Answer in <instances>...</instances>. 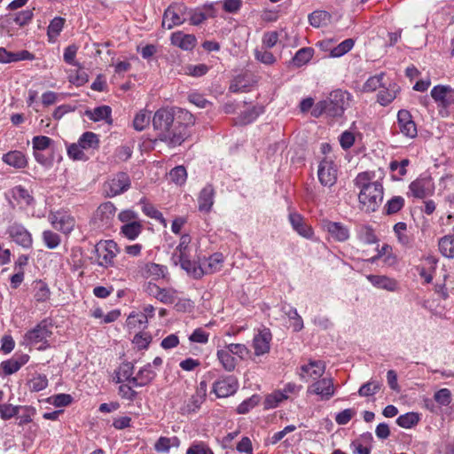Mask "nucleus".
I'll return each instance as SVG.
<instances>
[{
	"instance_id": "nucleus-1",
	"label": "nucleus",
	"mask_w": 454,
	"mask_h": 454,
	"mask_svg": "<svg viewBox=\"0 0 454 454\" xmlns=\"http://www.w3.org/2000/svg\"><path fill=\"white\" fill-rule=\"evenodd\" d=\"M186 123L174 124V113L171 109L160 108L153 117V126L158 137L170 146L180 145L188 137V126L194 124V117L189 112H181Z\"/></svg>"
},
{
	"instance_id": "nucleus-2",
	"label": "nucleus",
	"mask_w": 454,
	"mask_h": 454,
	"mask_svg": "<svg viewBox=\"0 0 454 454\" xmlns=\"http://www.w3.org/2000/svg\"><path fill=\"white\" fill-rule=\"evenodd\" d=\"M373 178V173L365 171L359 173L354 180L359 189L360 208L367 213L375 212L383 200V185Z\"/></svg>"
},
{
	"instance_id": "nucleus-3",
	"label": "nucleus",
	"mask_w": 454,
	"mask_h": 454,
	"mask_svg": "<svg viewBox=\"0 0 454 454\" xmlns=\"http://www.w3.org/2000/svg\"><path fill=\"white\" fill-rule=\"evenodd\" d=\"M351 95L345 90H336L330 93L327 99L320 101L317 104L316 109L320 114L325 113L328 116H341L347 107L349 106Z\"/></svg>"
},
{
	"instance_id": "nucleus-4",
	"label": "nucleus",
	"mask_w": 454,
	"mask_h": 454,
	"mask_svg": "<svg viewBox=\"0 0 454 454\" xmlns=\"http://www.w3.org/2000/svg\"><path fill=\"white\" fill-rule=\"evenodd\" d=\"M129 271L135 278H151L154 281L164 279L168 274L166 266L145 261H138Z\"/></svg>"
},
{
	"instance_id": "nucleus-5",
	"label": "nucleus",
	"mask_w": 454,
	"mask_h": 454,
	"mask_svg": "<svg viewBox=\"0 0 454 454\" xmlns=\"http://www.w3.org/2000/svg\"><path fill=\"white\" fill-rule=\"evenodd\" d=\"M97 263L104 268L114 265V259L119 253L118 246L114 240H101L94 248Z\"/></svg>"
},
{
	"instance_id": "nucleus-6",
	"label": "nucleus",
	"mask_w": 454,
	"mask_h": 454,
	"mask_svg": "<svg viewBox=\"0 0 454 454\" xmlns=\"http://www.w3.org/2000/svg\"><path fill=\"white\" fill-rule=\"evenodd\" d=\"M188 7L182 3L170 4L164 12L162 27L171 29L184 23L187 18Z\"/></svg>"
},
{
	"instance_id": "nucleus-7",
	"label": "nucleus",
	"mask_w": 454,
	"mask_h": 454,
	"mask_svg": "<svg viewBox=\"0 0 454 454\" xmlns=\"http://www.w3.org/2000/svg\"><path fill=\"white\" fill-rule=\"evenodd\" d=\"M434 192V183L429 176H420L409 185L408 195L417 199H425Z\"/></svg>"
},
{
	"instance_id": "nucleus-8",
	"label": "nucleus",
	"mask_w": 454,
	"mask_h": 454,
	"mask_svg": "<svg viewBox=\"0 0 454 454\" xmlns=\"http://www.w3.org/2000/svg\"><path fill=\"white\" fill-rule=\"evenodd\" d=\"M130 184L129 175L124 172H119L105 183L104 191L108 197H114L128 191Z\"/></svg>"
},
{
	"instance_id": "nucleus-9",
	"label": "nucleus",
	"mask_w": 454,
	"mask_h": 454,
	"mask_svg": "<svg viewBox=\"0 0 454 454\" xmlns=\"http://www.w3.org/2000/svg\"><path fill=\"white\" fill-rule=\"evenodd\" d=\"M307 393L317 395L321 401H328L335 395L333 380L325 377L316 380L308 387Z\"/></svg>"
},
{
	"instance_id": "nucleus-10",
	"label": "nucleus",
	"mask_w": 454,
	"mask_h": 454,
	"mask_svg": "<svg viewBox=\"0 0 454 454\" xmlns=\"http://www.w3.org/2000/svg\"><path fill=\"white\" fill-rule=\"evenodd\" d=\"M6 233L13 242L23 248L29 249L32 247V235L20 223L13 222L10 223L6 229Z\"/></svg>"
},
{
	"instance_id": "nucleus-11",
	"label": "nucleus",
	"mask_w": 454,
	"mask_h": 454,
	"mask_svg": "<svg viewBox=\"0 0 454 454\" xmlns=\"http://www.w3.org/2000/svg\"><path fill=\"white\" fill-rule=\"evenodd\" d=\"M51 328V325H48L45 321H43L39 323L35 328L28 331L25 334L24 340L27 344L30 345H35L39 343L44 345L48 342L52 334ZM44 348L45 347L40 346V348Z\"/></svg>"
},
{
	"instance_id": "nucleus-12",
	"label": "nucleus",
	"mask_w": 454,
	"mask_h": 454,
	"mask_svg": "<svg viewBox=\"0 0 454 454\" xmlns=\"http://www.w3.org/2000/svg\"><path fill=\"white\" fill-rule=\"evenodd\" d=\"M48 220L55 230L67 235L69 234L75 226L74 217L65 211L51 212L48 215Z\"/></svg>"
},
{
	"instance_id": "nucleus-13",
	"label": "nucleus",
	"mask_w": 454,
	"mask_h": 454,
	"mask_svg": "<svg viewBox=\"0 0 454 454\" xmlns=\"http://www.w3.org/2000/svg\"><path fill=\"white\" fill-rule=\"evenodd\" d=\"M239 387L238 380L232 375L222 376L213 384L212 391L218 398H224L236 393Z\"/></svg>"
},
{
	"instance_id": "nucleus-14",
	"label": "nucleus",
	"mask_w": 454,
	"mask_h": 454,
	"mask_svg": "<svg viewBox=\"0 0 454 454\" xmlns=\"http://www.w3.org/2000/svg\"><path fill=\"white\" fill-rule=\"evenodd\" d=\"M317 176L323 185L333 186L337 181V168L333 161L324 159L318 166Z\"/></svg>"
},
{
	"instance_id": "nucleus-15",
	"label": "nucleus",
	"mask_w": 454,
	"mask_h": 454,
	"mask_svg": "<svg viewBox=\"0 0 454 454\" xmlns=\"http://www.w3.org/2000/svg\"><path fill=\"white\" fill-rule=\"evenodd\" d=\"M206 391L207 385L204 381H201L196 393L180 408L181 413L185 415L196 412L205 400Z\"/></svg>"
},
{
	"instance_id": "nucleus-16",
	"label": "nucleus",
	"mask_w": 454,
	"mask_h": 454,
	"mask_svg": "<svg viewBox=\"0 0 454 454\" xmlns=\"http://www.w3.org/2000/svg\"><path fill=\"white\" fill-rule=\"evenodd\" d=\"M397 124L400 132L409 137L414 138L417 137L418 130L415 122L412 120L411 113L407 110L402 109L397 114Z\"/></svg>"
},
{
	"instance_id": "nucleus-17",
	"label": "nucleus",
	"mask_w": 454,
	"mask_h": 454,
	"mask_svg": "<svg viewBox=\"0 0 454 454\" xmlns=\"http://www.w3.org/2000/svg\"><path fill=\"white\" fill-rule=\"evenodd\" d=\"M271 340L272 335L268 328L259 331L253 338L252 347L254 350V355L259 356L269 353Z\"/></svg>"
},
{
	"instance_id": "nucleus-18",
	"label": "nucleus",
	"mask_w": 454,
	"mask_h": 454,
	"mask_svg": "<svg viewBox=\"0 0 454 454\" xmlns=\"http://www.w3.org/2000/svg\"><path fill=\"white\" fill-rule=\"evenodd\" d=\"M325 365L322 361H309L308 364L301 366L299 373L301 379L304 380H318L325 373Z\"/></svg>"
},
{
	"instance_id": "nucleus-19",
	"label": "nucleus",
	"mask_w": 454,
	"mask_h": 454,
	"mask_svg": "<svg viewBox=\"0 0 454 454\" xmlns=\"http://www.w3.org/2000/svg\"><path fill=\"white\" fill-rule=\"evenodd\" d=\"M324 229L333 239L338 242H345L349 239V229L340 222L325 221Z\"/></svg>"
},
{
	"instance_id": "nucleus-20",
	"label": "nucleus",
	"mask_w": 454,
	"mask_h": 454,
	"mask_svg": "<svg viewBox=\"0 0 454 454\" xmlns=\"http://www.w3.org/2000/svg\"><path fill=\"white\" fill-rule=\"evenodd\" d=\"M368 281L376 288L386 290L387 292H396L399 289V284L395 278L385 275H367Z\"/></svg>"
},
{
	"instance_id": "nucleus-21",
	"label": "nucleus",
	"mask_w": 454,
	"mask_h": 454,
	"mask_svg": "<svg viewBox=\"0 0 454 454\" xmlns=\"http://www.w3.org/2000/svg\"><path fill=\"white\" fill-rule=\"evenodd\" d=\"M171 44L180 48L183 51H192L197 44L195 35L185 34L183 31L172 33L170 36Z\"/></svg>"
},
{
	"instance_id": "nucleus-22",
	"label": "nucleus",
	"mask_w": 454,
	"mask_h": 454,
	"mask_svg": "<svg viewBox=\"0 0 454 454\" xmlns=\"http://www.w3.org/2000/svg\"><path fill=\"white\" fill-rule=\"evenodd\" d=\"M28 360L29 356L27 354L15 355L12 358L3 361L0 364V368L4 375H12L25 365Z\"/></svg>"
},
{
	"instance_id": "nucleus-23",
	"label": "nucleus",
	"mask_w": 454,
	"mask_h": 454,
	"mask_svg": "<svg viewBox=\"0 0 454 454\" xmlns=\"http://www.w3.org/2000/svg\"><path fill=\"white\" fill-rule=\"evenodd\" d=\"M431 96L443 107H448L452 104L454 90L450 86L437 85L432 89Z\"/></svg>"
},
{
	"instance_id": "nucleus-24",
	"label": "nucleus",
	"mask_w": 454,
	"mask_h": 454,
	"mask_svg": "<svg viewBox=\"0 0 454 454\" xmlns=\"http://www.w3.org/2000/svg\"><path fill=\"white\" fill-rule=\"evenodd\" d=\"M289 221L293 229L301 237L311 239L314 231L311 226L308 225L304 218L297 213H291L289 215Z\"/></svg>"
},
{
	"instance_id": "nucleus-25",
	"label": "nucleus",
	"mask_w": 454,
	"mask_h": 454,
	"mask_svg": "<svg viewBox=\"0 0 454 454\" xmlns=\"http://www.w3.org/2000/svg\"><path fill=\"white\" fill-rule=\"evenodd\" d=\"M216 357L226 372H233L238 364L236 357L229 351L227 345L217 349Z\"/></svg>"
},
{
	"instance_id": "nucleus-26",
	"label": "nucleus",
	"mask_w": 454,
	"mask_h": 454,
	"mask_svg": "<svg viewBox=\"0 0 454 454\" xmlns=\"http://www.w3.org/2000/svg\"><path fill=\"white\" fill-rule=\"evenodd\" d=\"M215 190L212 185H206L200 192L198 207L200 211L209 212L214 204Z\"/></svg>"
},
{
	"instance_id": "nucleus-27",
	"label": "nucleus",
	"mask_w": 454,
	"mask_h": 454,
	"mask_svg": "<svg viewBox=\"0 0 454 454\" xmlns=\"http://www.w3.org/2000/svg\"><path fill=\"white\" fill-rule=\"evenodd\" d=\"M398 91L399 86L396 83H386L378 93V102L384 106L389 105L396 98Z\"/></svg>"
},
{
	"instance_id": "nucleus-28",
	"label": "nucleus",
	"mask_w": 454,
	"mask_h": 454,
	"mask_svg": "<svg viewBox=\"0 0 454 454\" xmlns=\"http://www.w3.org/2000/svg\"><path fill=\"white\" fill-rule=\"evenodd\" d=\"M394 233L397 239L398 243L403 247H411L414 239L409 233L407 224L403 222L395 223L393 227Z\"/></svg>"
},
{
	"instance_id": "nucleus-29",
	"label": "nucleus",
	"mask_w": 454,
	"mask_h": 454,
	"mask_svg": "<svg viewBox=\"0 0 454 454\" xmlns=\"http://www.w3.org/2000/svg\"><path fill=\"white\" fill-rule=\"evenodd\" d=\"M177 264L194 278H200L203 276V263L198 264L195 261H192L188 256L177 260Z\"/></svg>"
},
{
	"instance_id": "nucleus-30",
	"label": "nucleus",
	"mask_w": 454,
	"mask_h": 454,
	"mask_svg": "<svg viewBox=\"0 0 454 454\" xmlns=\"http://www.w3.org/2000/svg\"><path fill=\"white\" fill-rule=\"evenodd\" d=\"M224 258L223 254L215 253L211 256H209L207 260H205L203 263V275L205 274H212L216 271H219L223 263Z\"/></svg>"
},
{
	"instance_id": "nucleus-31",
	"label": "nucleus",
	"mask_w": 454,
	"mask_h": 454,
	"mask_svg": "<svg viewBox=\"0 0 454 454\" xmlns=\"http://www.w3.org/2000/svg\"><path fill=\"white\" fill-rule=\"evenodd\" d=\"M3 160L16 168H23L27 164L25 154L20 151H11L4 154Z\"/></svg>"
},
{
	"instance_id": "nucleus-32",
	"label": "nucleus",
	"mask_w": 454,
	"mask_h": 454,
	"mask_svg": "<svg viewBox=\"0 0 454 454\" xmlns=\"http://www.w3.org/2000/svg\"><path fill=\"white\" fill-rule=\"evenodd\" d=\"M156 375V372L152 369V364H147L139 370L137 375L132 378V385L134 387L145 386L149 383Z\"/></svg>"
},
{
	"instance_id": "nucleus-33",
	"label": "nucleus",
	"mask_w": 454,
	"mask_h": 454,
	"mask_svg": "<svg viewBox=\"0 0 454 454\" xmlns=\"http://www.w3.org/2000/svg\"><path fill=\"white\" fill-rule=\"evenodd\" d=\"M285 315L292 321V327L294 332H300L303 328V320L298 314L297 309L292 306H283Z\"/></svg>"
},
{
	"instance_id": "nucleus-34",
	"label": "nucleus",
	"mask_w": 454,
	"mask_h": 454,
	"mask_svg": "<svg viewBox=\"0 0 454 454\" xmlns=\"http://www.w3.org/2000/svg\"><path fill=\"white\" fill-rule=\"evenodd\" d=\"M143 225L138 222L123 224L121 227V233L129 240H135L142 232Z\"/></svg>"
},
{
	"instance_id": "nucleus-35",
	"label": "nucleus",
	"mask_w": 454,
	"mask_h": 454,
	"mask_svg": "<svg viewBox=\"0 0 454 454\" xmlns=\"http://www.w3.org/2000/svg\"><path fill=\"white\" fill-rule=\"evenodd\" d=\"M441 254L447 258H454V235H446L439 239Z\"/></svg>"
},
{
	"instance_id": "nucleus-36",
	"label": "nucleus",
	"mask_w": 454,
	"mask_h": 454,
	"mask_svg": "<svg viewBox=\"0 0 454 454\" xmlns=\"http://www.w3.org/2000/svg\"><path fill=\"white\" fill-rule=\"evenodd\" d=\"M314 55V50L310 47H304L300 49L292 59V63L294 67H300L307 63L312 59Z\"/></svg>"
},
{
	"instance_id": "nucleus-37",
	"label": "nucleus",
	"mask_w": 454,
	"mask_h": 454,
	"mask_svg": "<svg viewBox=\"0 0 454 454\" xmlns=\"http://www.w3.org/2000/svg\"><path fill=\"white\" fill-rule=\"evenodd\" d=\"M66 20L62 17H55L49 24L47 35L50 42H54L62 31Z\"/></svg>"
},
{
	"instance_id": "nucleus-38",
	"label": "nucleus",
	"mask_w": 454,
	"mask_h": 454,
	"mask_svg": "<svg viewBox=\"0 0 454 454\" xmlns=\"http://www.w3.org/2000/svg\"><path fill=\"white\" fill-rule=\"evenodd\" d=\"M112 110L108 106H101L93 110H87L85 114L94 121H106L111 116Z\"/></svg>"
},
{
	"instance_id": "nucleus-39",
	"label": "nucleus",
	"mask_w": 454,
	"mask_h": 454,
	"mask_svg": "<svg viewBox=\"0 0 454 454\" xmlns=\"http://www.w3.org/2000/svg\"><path fill=\"white\" fill-rule=\"evenodd\" d=\"M116 208L112 202H106L101 204L97 210V217H99L104 224H108L110 220L114 218Z\"/></svg>"
},
{
	"instance_id": "nucleus-40",
	"label": "nucleus",
	"mask_w": 454,
	"mask_h": 454,
	"mask_svg": "<svg viewBox=\"0 0 454 454\" xmlns=\"http://www.w3.org/2000/svg\"><path fill=\"white\" fill-rule=\"evenodd\" d=\"M48 378L44 374L36 373L28 380L27 386L31 392H39L48 387Z\"/></svg>"
},
{
	"instance_id": "nucleus-41",
	"label": "nucleus",
	"mask_w": 454,
	"mask_h": 454,
	"mask_svg": "<svg viewBox=\"0 0 454 454\" xmlns=\"http://www.w3.org/2000/svg\"><path fill=\"white\" fill-rule=\"evenodd\" d=\"M192 239L188 234H184L181 237L179 245L173 254V260L176 264H177L178 259L184 258L189 255V245Z\"/></svg>"
},
{
	"instance_id": "nucleus-42",
	"label": "nucleus",
	"mask_w": 454,
	"mask_h": 454,
	"mask_svg": "<svg viewBox=\"0 0 454 454\" xmlns=\"http://www.w3.org/2000/svg\"><path fill=\"white\" fill-rule=\"evenodd\" d=\"M180 443L176 436L164 437L160 436L154 444V449L158 452H168L171 447H178Z\"/></svg>"
},
{
	"instance_id": "nucleus-43",
	"label": "nucleus",
	"mask_w": 454,
	"mask_h": 454,
	"mask_svg": "<svg viewBox=\"0 0 454 454\" xmlns=\"http://www.w3.org/2000/svg\"><path fill=\"white\" fill-rule=\"evenodd\" d=\"M420 418L419 413L417 412H407L399 416L396 419V423L399 427L403 428H411L416 426Z\"/></svg>"
},
{
	"instance_id": "nucleus-44",
	"label": "nucleus",
	"mask_w": 454,
	"mask_h": 454,
	"mask_svg": "<svg viewBox=\"0 0 454 454\" xmlns=\"http://www.w3.org/2000/svg\"><path fill=\"white\" fill-rule=\"evenodd\" d=\"M78 142L83 149H96L99 145L98 136L90 131L83 133Z\"/></svg>"
},
{
	"instance_id": "nucleus-45",
	"label": "nucleus",
	"mask_w": 454,
	"mask_h": 454,
	"mask_svg": "<svg viewBox=\"0 0 454 454\" xmlns=\"http://www.w3.org/2000/svg\"><path fill=\"white\" fill-rule=\"evenodd\" d=\"M42 239L44 246L49 249L57 248L61 242L60 236L51 230H45L43 231Z\"/></svg>"
},
{
	"instance_id": "nucleus-46",
	"label": "nucleus",
	"mask_w": 454,
	"mask_h": 454,
	"mask_svg": "<svg viewBox=\"0 0 454 454\" xmlns=\"http://www.w3.org/2000/svg\"><path fill=\"white\" fill-rule=\"evenodd\" d=\"M147 322V315L144 313H132L127 319V325L130 329H141L146 326Z\"/></svg>"
},
{
	"instance_id": "nucleus-47",
	"label": "nucleus",
	"mask_w": 454,
	"mask_h": 454,
	"mask_svg": "<svg viewBox=\"0 0 454 454\" xmlns=\"http://www.w3.org/2000/svg\"><path fill=\"white\" fill-rule=\"evenodd\" d=\"M384 73L371 76L363 86V90L372 92L377 89H381L386 83L383 82Z\"/></svg>"
},
{
	"instance_id": "nucleus-48",
	"label": "nucleus",
	"mask_w": 454,
	"mask_h": 454,
	"mask_svg": "<svg viewBox=\"0 0 454 454\" xmlns=\"http://www.w3.org/2000/svg\"><path fill=\"white\" fill-rule=\"evenodd\" d=\"M250 86V82L245 75L236 76L230 85V90L233 93L247 92Z\"/></svg>"
},
{
	"instance_id": "nucleus-49",
	"label": "nucleus",
	"mask_w": 454,
	"mask_h": 454,
	"mask_svg": "<svg viewBox=\"0 0 454 454\" xmlns=\"http://www.w3.org/2000/svg\"><path fill=\"white\" fill-rule=\"evenodd\" d=\"M151 121V112L147 110H141L134 118L133 126L135 129L141 131L144 130Z\"/></svg>"
},
{
	"instance_id": "nucleus-50",
	"label": "nucleus",
	"mask_w": 454,
	"mask_h": 454,
	"mask_svg": "<svg viewBox=\"0 0 454 454\" xmlns=\"http://www.w3.org/2000/svg\"><path fill=\"white\" fill-rule=\"evenodd\" d=\"M381 388V383L377 380H370L363 384L358 389V395L363 397H368L375 395Z\"/></svg>"
},
{
	"instance_id": "nucleus-51",
	"label": "nucleus",
	"mask_w": 454,
	"mask_h": 454,
	"mask_svg": "<svg viewBox=\"0 0 454 454\" xmlns=\"http://www.w3.org/2000/svg\"><path fill=\"white\" fill-rule=\"evenodd\" d=\"M425 262L430 266V270L420 268L419 270V276L425 279V282L429 284L433 281V271L436 266L438 260L434 256H427Z\"/></svg>"
},
{
	"instance_id": "nucleus-52",
	"label": "nucleus",
	"mask_w": 454,
	"mask_h": 454,
	"mask_svg": "<svg viewBox=\"0 0 454 454\" xmlns=\"http://www.w3.org/2000/svg\"><path fill=\"white\" fill-rule=\"evenodd\" d=\"M286 400V395L281 389L276 390L268 395L265 398V407L267 409H273L278 406L283 401Z\"/></svg>"
},
{
	"instance_id": "nucleus-53",
	"label": "nucleus",
	"mask_w": 454,
	"mask_h": 454,
	"mask_svg": "<svg viewBox=\"0 0 454 454\" xmlns=\"http://www.w3.org/2000/svg\"><path fill=\"white\" fill-rule=\"evenodd\" d=\"M403 207L404 199L402 196H394L387 200L384 209L387 215H394L399 212Z\"/></svg>"
},
{
	"instance_id": "nucleus-54",
	"label": "nucleus",
	"mask_w": 454,
	"mask_h": 454,
	"mask_svg": "<svg viewBox=\"0 0 454 454\" xmlns=\"http://www.w3.org/2000/svg\"><path fill=\"white\" fill-rule=\"evenodd\" d=\"M330 15L325 11H315L309 15V22L314 27H319L325 25L329 20Z\"/></svg>"
},
{
	"instance_id": "nucleus-55",
	"label": "nucleus",
	"mask_w": 454,
	"mask_h": 454,
	"mask_svg": "<svg viewBox=\"0 0 454 454\" xmlns=\"http://www.w3.org/2000/svg\"><path fill=\"white\" fill-rule=\"evenodd\" d=\"M355 42L353 39L348 38L342 41L336 47H334L331 52L330 57L339 58L348 52L354 47Z\"/></svg>"
},
{
	"instance_id": "nucleus-56",
	"label": "nucleus",
	"mask_w": 454,
	"mask_h": 454,
	"mask_svg": "<svg viewBox=\"0 0 454 454\" xmlns=\"http://www.w3.org/2000/svg\"><path fill=\"white\" fill-rule=\"evenodd\" d=\"M357 237L360 241L368 245L374 244L378 240L372 228L366 225L360 227Z\"/></svg>"
},
{
	"instance_id": "nucleus-57",
	"label": "nucleus",
	"mask_w": 454,
	"mask_h": 454,
	"mask_svg": "<svg viewBox=\"0 0 454 454\" xmlns=\"http://www.w3.org/2000/svg\"><path fill=\"white\" fill-rule=\"evenodd\" d=\"M21 410L20 405H12L11 403L0 404V418L3 420H8L18 415Z\"/></svg>"
},
{
	"instance_id": "nucleus-58",
	"label": "nucleus",
	"mask_w": 454,
	"mask_h": 454,
	"mask_svg": "<svg viewBox=\"0 0 454 454\" xmlns=\"http://www.w3.org/2000/svg\"><path fill=\"white\" fill-rule=\"evenodd\" d=\"M254 58L256 60L265 65H273L277 61L276 57L263 47L254 51Z\"/></svg>"
},
{
	"instance_id": "nucleus-59",
	"label": "nucleus",
	"mask_w": 454,
	"mask_h": 454,
	"mask_svg": "<svg viewBox=\"0 0 454 454\" xmlns=\"http://www.w3.org/2000/svg\"><path fill=\"white\" fill-rule=\"evenodd\" d=\"M226 345L229 348V351H231L234 356H237L240 360L246 359L250 353V350L245 344L230 343Z\"/></svg>"
},
{
	"instance_id": "nucleus-60",
	"label": "nucleus",
	"mask_w": 454,
	"mask_h": 454,
	"mask_svg": "<svg viewBox=\"0 0 454 454\" xmlns=\"http://www.w3.org/2000/svg\"><path fill=\"white\" fill-rule=\"evenodd\" d=\"M187 173L183 166H177L169 172V179L176 184H183L186 181Z\"/></svg>"
},
{
	"instance_id": "nucleus-61",
	"label": "nucleus",
	"mask_w": 454,
	"mask_h": 454,
	"mask_svg": "<svg viewBox=\"0 0 454 454\" xmlns=\"http://www.w3.org/2000/svg\"><path fill=\"white\" fill-rule=\"evenodd\" d=\"M77 51L78 47L74 44L67 46L64 51L63 59L67 64L81 68V64L75 60Z\"/></svg>"
},
{
	"instance_id": "nucleus-62",
	"label": "nucleus",
	"mask_w": 454,
	"mask_h": 454,
	"mask_svg": "<svg viewBox=\"0 0 454 454\" xmlns=\"http://www.w3.org/2000/svg\"><path fill=\"white\" fill-rule=\"evenodd\" d=\"M33 16V11L27 9L15 13L12 19L16 25L23 27L31 21Z\"/></svg>"
},
{
	"instance_id": "nucleus-63",
	"label": "nucleus",
	"mask_w": 454,
	"mask_h": 454,
	"mask_svg": "<svg viewBox=\"0 0 454 454\" xmlns=\"http://www.w3.org/2000/svg\"><path fill=\"white\" fill-rule=\"evenodd\" d=\"M176 293L173 288H161L157 300L164 304H172L176 301Z\"/></svg>"
},
{
	"instance_id": "nucleus-64",
	"label": "nucleus",
	"mask_w": 454,
	"mask_h": 454,
	"mask_svg": "<svg viewBox=\"0 0 454 454\" xmlns=\"http://www.w3.org/2000/svg\"><path fill=\"white\" fill-rule=\"evenodd\" d=\"M186 454H214L213 450L204 442L192 444Z\"/></svg>"
}]
</instances>
